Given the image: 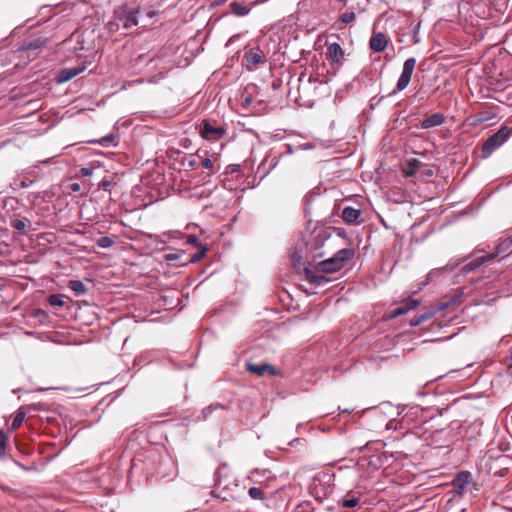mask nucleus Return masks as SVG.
<instances>
[{
    "mask_svg": "<svg viewBox=\"0 0 512 512\" xmlns=\"http://www.w3.org/2000/svg\"><path fill=\"white\" fill-rule=\"evenodd\" d=\"M332 234L328 229L315 231L306 242V248L313 259L325 257L332 249Z\"/></svg>",
    "mask_w": 512,
    "mask_h": 512,
    "instance_id": "1",
    "label": "nucleus"
},
{
    "mask_svg": "<svg viewBox=\"0 0 512 512\" xmlns=\"http://www.w3.org/2000/svg\"><path fill=\"white\" fill-rule=\"evenodd\" d=\"M355 251L352 248L338 250L333 256L317 264L318 271L322 273H334L345 267L348 261L353 259Z\"/></svg>",
    "mask_w": 512,
    "mask_h": 512,
    "instance_id": "2",
    "label": "nucleus"
},
{
    "mask_svg": "<svg viewBox=\"0 0 512 512\" xmlns=\"http://www.w3.org/2000/svg\"><path fill=\"white\" fill-rule=\"evenodd\" d=\"M512 135V128L502 125L500 129L491 135L482 145V158H488L494 151L500 148Z\"/></svg>",
    "mask_w": 512,
    "mask_h": 512,
    "instance_id": "3",
    "label": "nucleus"
},
{
    "mask_svg": "<svg viewBox=\"0 0 512 512\" xmlns=\"http://www.w3.org/2000/svg\"><path fill=\"white\" fill-rule=\"evenodd\" d=\"M199 133L205 140L215 142L225 136L226 129L215 121L204 119L199 126Z\"/></svg>",
    "mask_w": 512,
    "mask_h": 512,
    "instance_id": "4",
    "label": "nucleus"
},
{
    "mask_svg": "<svg viewBox=\"0 0 512 512\" xmlns=\"http://www.w3.org/2000/svg\"><path fill=\"white\" fill-rule=\"evenodd\" d=\"M138 13V9H130L127 6L119 7L115 11V19L118 22L116 23V26L118 27L119 24H121L124 29H130L138 25Z\"/></svg>",
    "mask_w": 512,
    "mask_h": 512,
    "instance_id": "5",
    "label": "nucleus"
},
{
    "mask_svg": "<svg viewBox=\"0 0 512 512\" xmlns=\"http://www.w3.org/2000/svg\"><path fill=\"white\" fill-rule=\"evenodd\" d=\"M482 252V250H476L470 256L464 259V261L468 260V262L465 263L460 269L462 275H467L471 272H474L486 262L492 261L488 253L479 255V253Z\"/></svg>",
    "mask_w": 512,
    "mask_h": 512,
    "instance_id": "6",
    "label": "nucleus"
},
{
    "mask_svg": "<svg viewBox=\"0 0 512 512\" xmlns=\"http://www.w3.org/2000/svg\"><path fill=\"white\" fill-rule=\"evenodd\" d=\"M56 15V8H53L49 5L42 6L36 15L38 20L36 24H34V27L40 26L43 23H49L48 27L50 28V31H54L59 24L58 20L55 19Z\"/></svg>",
    "mask_w": 512,
    "mask_h": 512,
    "instance_id": "7",
    "label": "nucleus"
},
{
    "mask_svg": "<svg viewBox=\"0 0 512 512\" xmlns=\"http://www.w3.org/2000/svg\"><path fill=\"white\" fill-rule=\"evenodd\" d=\"M415 66H416L415 58H408L407 60H405V62L403 64L402 73L397 81L396 88L393 91V93L401 92L407 88V86L409 85V83L411 81Z\"/></svg>",
    "mask_w": 512,
    "mask_h": 512,
    "instance_id": "8",
    "label": "nucleus"
},
{
    "mask_svg": "<svg viewBox=\"0 0 512 512\" xmlns=\"http://www.w3.org/2000/svg\"><path fill=\"white\" fill-rule=\"evenodd\" d=\"M327 57L330 64L338 69L345 62V51L339 43L333 42L327 46Z\"/></svg>",
    "mask_w": 512,
    "mask_h": 512,
    "instance_id": "9",
    "label": "nucleus"
},
{
    "mask_svg": "<svg viewBox=\"0 0 512 512\" xmlns=\"http://www.w3.org/2000/svg\"><path fill=\"white\" fill-rule=\"evenodd\" d=\"M512 253V236H504L499 239L496 249L492 253H488L491 260L497 257H506Z\"/></svg>",
    "mask_w": 512,
    "mask_h": 512,
    "instance_id": "10",
    "label": "nucleus"
},
{
    "mask_svg": "<svg viewBox=\"0 0 512 512\" xmlns=\"http://www.w3.org/2000/svg\"><path fill=\"white\" fill-rule=\"evenodd\" d=\"M389 44V38L383 32L373 33L369 40V48L376 53L383 52Z\"/></svg>",
    "mask_w": 512,
    "mask_h": 512,
    "instance_id": "11",
    "label": "nucleus"
},
{
    "mask_svg": "<svg viewBox=\"0 0 512 512\" xmlns=\"http://www.w3.org/2000/svg\"><path fill=\"white\" fill-rule=\"evenodd\" d=\"M470 479L471 473L469 471H460L459 473H457L452 481L454 491L458 495H462L465 492L466 487L470 482Z\"/></svg>",
    "mask_w": 512,
    "mask_h": 512,
    "instance_id": "12",
    "label": "nucleus"
},
{
    "mask_svg": "<svg viewBox=\"0 0 512 512\" xmlns=\"http://www.w3.org/2000/svg\"><path fill=\"white\" fill-rule=\"evenodd\" d=\"M419 303H420L419 300L409 298L403 304H401L400 306L396 307L395 309H393L390 312V318L393 319V318H396L398 316L406 314L410 310L415 309L419 305Z\"/></svg>",
    "mask_w": 512,
    "mask_h": 512,
    "instance_id": "13",
    "label": "nucleus"
},
{
    "mask_svg": "<svg viewBox=\"0 0 512 512\" xmlns=\"http://www.w3.org/2000/svg\"><path fill=\"white\" fill-rule=\"evenodd\" d=\"M247 370L253 374H256L257 376H263L266 373L270 375L276 374V369L274 366L262 363V364H254V363H248L247 364Z\"/></svg>",
    "mask_w": 512,
    "mask_h": 512,
    "instance_id": "14",
    "label": "nucleus"
},
{
    "mask_svg": "<svg viewBox=\"0 0 512 512\" xmlns=\"http://www.w3.org/2000/svg\"><path fill=\"white\" fill-rule=\"evenodd\" d=\"M304 273L306 280L314 286H321L329 282V279L326 276L323 274H317L308 267H305Z\"/></svg>",
    "mask_w": 512,
    "mask_h": 512,
    "instance_id": "15",
    "label": "nucleus"
},
{
    "mask_svg": "<svg viewBox=\"0 0 512 512\" xmlns=\"http://www.w3.org/2000/svg\"><path fill=\"white\" fill-rule=\"evenodd\" d=\"M445 122V116L442 113H434L426 117L421 122L422 129H430L442 125Z\"/></svg>",
    "mask_w": 512,
    "mask_h": 512,
    "instance_id": "16",
    "label": "nucleus"
},
{
    "mask_svg": "<svg viewBox=\"0 0 512 512\" xmlns=\"http://www.w3.org/2000/svg\"><path fill=\"white\" fill-rule=\"evenodd\" d=\"M83 69H84L83 67L82 68L63 69L56 76V81L58 83L67 82V81L71 80L72 78H74L75 76H77L79 73H81L83 71Z\"/></svg>",
    "mask_w": 512,
    "mask_h": 512,
    "instance_id": "17",
    "label": "nucleus"
},
{
    "mask_svg": "<svg viewBox=\"0 0 512 512\" xmlns=\"http://www.w3.org/2000/svg\"><path fill=\"white\" fill-rule=\"evenodd\" d=\"M360 215L361 211L351 206L345 207L342 211V219L348 224L355 223Z\"/></svg>",
    "mask_w": 512,
    "mask_h": 512,
    "instance_id": "18",
    "label": "nucleus"
},
{
    "mask_svg": "<svg viewBox=\"0 0 512 512\" xmlns=\"http://www.w3.org/2000/svg\"><path fill=\"white\" fill-rule=\"evenodd\" d=\"M244 57L247 64L252 66H256L263 61V54L259 48L256 50L247 51Z\"/></svg>",
    "mask_w": 512,
    "mask_h": 512,
    "instance_id": "19",
    "label": "nucleus"
},
{
    "mask_svg": "<svg viewBox=\"0 0 512 512\" xmlns=\"http://www.w3.org/2000/svg\"><path fill=\"white\" fill-rule=\"evenodd\" d=\"M331 480V476L328 473L322 472L313 477L311 488L313 489L314 493L318 495L320 493L318 486H321V484L328 483Z\"/></svg>",
    "mask_w": 512,
    "mask_h": 512,
    "instance_id": "20",
    "label": "nucleus"
},
{
    "mask_svg": "<svg viewBox=\"0 0 512 512\" xmlns=\"http://www.w3.org/2000/svg\"><path fill=\"white\" fill-rule=\"evenodd\" d=\"M55 236L52 233L45 234V233H39L34 235V245L37 244L38 246L45 247V242L52 243L55 240ZM45 248L40 249V251H43Z\"/></svg>",
    "mask_w": 512,
    "mask_h": 512,
    "instance_id": "21",
    "label": "nucleus"
},
{
    "mask_svg": "<svg viewBox=\"0 0 512 512\" xmlns=\"http://www.w3.org/2000/svg\"><path fill=\"white\" fill-rule=\"evenodd\" d=\"M68 287L78 296L86 294L88 290L81 280H70Z\"/></svg>",
    "mask_w": 512,
    "mask_h": 512,
    "instance_id": "22",
    "label": "nucleus"
},
{
    "mask_svg": "<svg viewBox=\"0 0 512 512\" xmlns=\"http://www.w3.org/2000/svg\"><path fill=\"white\" fill-rule=\"evenodd\" d=\"M230 8H231L232 12L238 17H243V16L248 15L251 10L249 7H247L241 3H238V2H232L230 4Z\"/></svg>",
    "mask_w": 512,
    "mask_h": 512,
    "instance_id": "23",
    "label": "nucleus"
},
{
    "mask_svg": "<svg viewBox=\"0 0 512 512\" xmlns=\"http://www.w3.org/2000/svg\"><path fill=\"white\" fill-rule=\"evenodd\" d=\"M206 252H207V247L202 244H199L198 251L195 252L194 254L190 255L187 263H196V262L200 261Z\"/></svg>",
    "mask_w": 512,
    "mask_h": 512,
    "instance_id": "24",
    "label": "nucleus"
},
{
    "mask_svg": "<svg viewBox=\"0 0 512 512\" xmlns=\"http://www.w3.org/2000/svg\"><path fill=\"white\" fill-rule=\"evenodd\" d=\"M63 298L64 295L52 294L47 297V302L53 307H62L64 305Z\"/></svg>",
    "mask_w": 512,
    "mask_h": 512,
    "instance_id": "25",
    "label": "nucleus"
},
{
    "mask_svg": "<svg viewBox=\"0 0 512 512\" xmlns=\"http://www.w3.org/2000/svg\"><path fill=\"white\" fill-rule=\"evenodd\" d=\"M27 219L15 218L11 221V226L20 233H24L27 226Z\"/></svg>",
    "mask_w": 512,
    "mask_h": 512,
    "instance_id": "26",
    "label": "nucleus"
},
{
    "mask_svg": "<svg viewBox=\"0 0 512 512\" xmlns=\"http://www.w3.org/2000/svg\"><path fill=\"white\" fill-rule=\"evenodd\" d=\"M96 244L98 247L106 249L112 247L115 244V240L111 237L104 236L97 239Z\"/></svg>",
    "mask_w": 512,
    "mask_h": 512,
    "instance_id": "27",
    "label": "nucleus"
},
{
    "mask_svg": "<svg viewBox=\"0 0 512 512\" xmlns=\"http://www.w3.org/2000/svg\"><path fill=\"white\" fill-rule=\"evenodd\" d=\"M359 504V497L352 496L350 498H345L341 501V505L344 508H354Z\"/></svg>",
    "mask_w": 512,
    "mask_h": 512,
    "instance_id": "28",
    "label": "nucleus"
},
{
    "mask_svg": "<svg viewBox=\"0 0 512 512\" xmlns=\"http://www.w3.org/2000/svg\"><path fill=\"white\" fill-rule=\"evenodd\" d=\"M7 435L3 430H0V458L5 456L6 447H7Z\"/></svg>",
    "mask_w": 512,
    "mask_h": 512,
    "instance_id": "29",
    "label": "nucleus"
},
{
    "mask_svg": "<svg viewBox=\"0 0 512 512\" xmlns=\"http://www.w3.org/2000/svg\"><path fill=\"white\" fill-rule=\"evenodd\" d=\"M49 43V37H38L34 39V51L40 48H46Z\"/></svg>",
    "mask_w": 512,
    "mask_h": 512,
    "instance_id": "30",
    "label": "nucleus"
},
{
    "mask_svg": "<svg viewBox=\"0 0 512 512\" xmlns=\"http://www.w3.org/2000/svg\"><path fill=\"white\" fill-rule=\"evenodd\" d=\"M201 166L204 169H207L210 171V173H215L217 169H215V161L210 158H204L201 162Z\"/></svg>",
    "mask_w": 512,
    "mask_h": 512,
    "instance_id": "31",
    "label": "nucleus"
},
{
    "mask_svg": "<svg viewBox=\"0 0 512 512\" xmlns=\"http://www.w3.org/2000/svg\"><path fill=\"white\" fill-rule=\"evenodd\" d=\"M64 189L68 194L79 193L81 191V185L79 183H67L64 185Z\"/></svg>",
    "mask_w": 512,
    "mask_h": 512,
    "instance_id": "32",
    "label": "nucleus"
},
{
    "mask_svg": "<svg viewBox=\"0 0 512 512\" xmlns=\"http://www.w3.org/2000/svg\"><path fill=\"white\" fill-rule=\"evenodd\" d=\"M114 141H115V136L113 134H109L107 136L102 137L99 140L89 141V143H99L103 146H107L110 143H114Z\"/></svg>",
    "mask_w": 512,
    "mask_h": 512,
    "instance_id": "33",
    "label": "nucleus"
},
{
    "mask_svg": "<svg viewBox=\"0 0 512 512\" xmlns=\"http://www.w3.org/2000/svg\"><path fill=\"white\" fill-rule=\"evenodd\" d=\"M248 494L253 499H263L264 498L263 491L258 487H251L248 490Z\"/></svg>",
    "mask_w": 512,
    "mask_h": 512,
    "instance_id": "34",
    "label": "nucleus"
},
{
    "mask_svg": "<svg viewBox=\"0 0 512 512\" xmlns=\"http://www.w3.org/2000/svg\"><path fill=\"white\" fill-rule=\"evenodd\" d=\"M356 18V14L351 11V12H345L341 15L340 17V21L344 24H349V23H352Z\"/></svg>",
    "mask_w": 512,
    "mask_h": 512,
    "instance_id": "35",
    "label": "nucleus"
},
{
    "mask_svg": "<svg viewBox=\"0 0 512 512\" xmlns=\"http://www.w3.org/2000/svg\"><path fill=\"white\" fill-rule=\"evenodd\" d=\"M422 165V163L417 159H412L408 163L409 171L407 175H413L417 169Z\"/></svg>",
    "mask_w": 512,
    "mask_h": 512,
    "instance_id": "36",
    "label": "nucleus"
},
{
    "mask_svg": "<svg viewBox=\"0 0 512 512\" xmlns=\"http://www.w3.org/2000/svg\"><path fill=\"white\" fill-rule=\"evenodd\" d=\"M24 417H25V414L22 413V412H19L16 415V417L13 419L12 424H11V428L14 429V430L19 428L22 425L23 421H24Z\"/></svg>",
    "mask_w": 512,
    "mask_h": 512,
    "instance_id": "37",
    "label": "nucleus"
},
{
    "mask_svg": "<svg viewBox=\"0 0 512 512\" xmlns=\"http://www.w3.org/2000/svg\"><path fill=\"white\" fill-rule=\"evenodd\" d=\"M34 319H38L40 323H44L48 319V314L42 309H34Z\"/></svg>",
    "mask_w": 512,
    "mask_h": 512,
    "instance_id": "38",
    "label": "nucleus"
},
{
    "mask_svg": "<svg viewBox=\"0 0 512 512\" xmlns=\"http://www.w3.org/2000/svg\"><path fill=\"white\" fill-rule=\"evenodd\" d=\"M112 185V181L108 178H104L101 180V182L98 184V189H102L104 191L109 190V188Z\"/></svg>",
    "mask_w": 512,
    "mask_h": 512,
    "instance_id": "39",
    "label": "nucleus"
},
{
    "mask_svg": "<svg viewBox=\"0 0 512 512\" xmlns=\"http://www.w3.org/2000/svg\"><path fill=\"white\" fill-rule=\"evenodd\" d=\"M79 173L83 177H88V176L92 175L93 169L88 168V167H83V168L80 169Z\"/></svg>",
    "mask_w": 512,
    "mask_h": 512,
    "instance_id": "40",
    "label": "nucleus"
},
{
    "mask_svg": "<svg viewBox=\"0 0 512 512\" xmlns=\"http://www.w3.org/2000/svg\"><path fill=\"white\" fill-rule=\"evenodd\" d=\"M252 102H253L252 96H251V95H248V96H245V97L243 98V102H242V104H243V106H244L245 108H247V107H249V106L252 104Z\"/></svg>",
    "mask_w": 512,
    "mask_h": 512,
    "instance_id": "41",
    "label": "nucleus"
},
{
    "mask_svg": "<svg viewBox=\"0 0 512 512\" xmlns=\"http://www.w3.org/2000/svg\"><path fill=\"white\" fill-rule=\"evenodd\" d=\"M198 166V162L196 159L191 158L187 161V167L191 170L195 169Z\"/></svg>",
    "mask_w": 512,
    "mask_h": 512,
    "instance_id": "42",
    "label": "nucleus"
},
{
    "mask_svg": "<svg viewBox=\"0 0 512 512\" xmlns=\"http://www.w3.org/2000/svg\"><path fill=\"white\" fill-rule=\"evenodd\" d=\"M460 262L459 261H451L449 262L447 265H446V268L447 270H453L455 267L459 266Z\"/></svg>",
    "mask_w": 512,
    "mask_h": 512,
    "instance_id": "43",
    "label": "nucleus"
},
{
    "mask_svg": "<svg viewBox=\"0 0 512 512\" xmlns=\"http://www.w3.org/2000/svg\"><path fill=\"white\" fill-rule=\"evenodd\" d=\"M216 408H217V406H215V407L209 406V407L203 409L202 413L204 415V418H207L208 414H210L213 411V409H216Z\"/></svg>",
    "mask_w": 512,
    "mask_h": 512,
    "instance_id": "44",
    "label": "nucleus"
},
{
    "mask_svg": "<svg viewBox=\"0 0 512 512\" xmlns=\"http://www.w3.org/2000/svg\"><path fill=\"white\" fill-rule=\"evenodd\" d=\"M166 260L173 261L179 258V255L177 253H169L166 255Z\"/></svg>",
    "mask_w": 512,
    "mask_h": 512,
    "instance_id": "45",
    "label": "nucleus"
},
{
    "mask_svg": "<svg viewBox=\"0 0 512 512\" xmlns=\"http://www.w3.org/2000/svg\"><path fill=\"white\" fill-rule=\"evenodd\" d=\"M422 319H424V316H423V315H421L420 317H417V318H415V319L411 320V323H410V324H411V326H417V325H419V324L421 323V320H422Z\"/></svg>",
    "mask_w": 512,
    "mask_h": 512,
    "instance_id": "46",
    "label": "nucleus"
},
{
    "mask_svg": "<svg viewBox=\"0 0 512 512\" xmlns=\"http://www.w3.org/2000/svg\"><path fill=\"white\" fill-rule=\"evenodd\" d=\"M197 242V237L196 236H190L188 238V243H196Z\"/></svg>",
    "mask_w": 512,
    "mask_h": 512,
    "instance_id": "47",
    "label": "nucleus"
},
{
    "mask_svg": "<svg viewBox=\"0 0 512 512\" xmlns=\"http://www.w3.org/2000/svg\"><path fill=\"white\" fill-rule=\"evenodd\" d=\"M37 418H39V420H41V421L43 419L41 416H38V415L34 414V416H33V419H34V430L36 429V419Z\"/></svg>",
    "mask_w": 512,
    "mask_h": 512,
    "instance_id": "48",
    "label": "nucleus"
},
{
    "mask_svg": "<svg viewBox=\"0 0 512 512\" xmlns=\"http://www.w3.org/2000/svg\"><path fill=\"white\" fill-rule=\"evenodd\" d=\"M329 490H330V486H327L326 488H322L321 492L323 493V495H326Z\"/></svg>",
    "mask_w": 512,
    "mask_h": 512,
    "instance_id": "49",
    "label": "nucleus"
},
{
    "mask_svg": "<svg viewBox=\"0 0 512 512\" xmlns=\"http://www.w3.org/2000/svg\"><path fill=\"white\" fill-rule=\"evenodd\" d=\"M29 257H30V254H29V253H28V254H26V255H24V259H25V261H26V262H29Z\"/></svg>",
    "mask_w": 512,
    "mask_h": 512,
    "instance_id": "50",
    "label": "nucleus"
},
{
    "mask_svg": "<svg viewBox=\"0 0 512 512\" xmlns=\"http://www.w3.org/2000/svg\"><path fill=\"white\" fill-rule=\"evenodd\" d=\"M147 15H148L149 17H153V16L155 15V12H154V11H149V12L147 13Z\"/></svg>",
    "mask_w": 512,
    "mask_h": 512,
    "instance_id": "51",
    "label": "nucleus"
},
{
    "mask_svg": "<svg viewBox=\"0 0 512 512\" xmlns=\"http://www.w3.org/2000/svg\"><path fill=\"white\" fill-rule=\"evenodd\" d=\"M109 25H110V30H111V31H112V30H114V28H113V25H114V24H113L112 22H110V23H109Z\"/></svg>",
    "mask_w": 512,
    "mask_h": 512,
    "instance_id": "52",
    "label": "nucleus"
},
{
    "mask_svg": "<svg viewBox=\"0 0 512 512\" xmlns=\"http://www.w3.org/2000/svg\"><path fill=\"white\" fill-rule=\"evenodd\" d=\"M300 508H302V506H298V507H296L295 512H299V509H300Z\"/></svg>",
    "mask_w": 512,
    "mask_h": 512,
    "instance_id": "53",
    "label": "nucleus"
},
{
    "mask_svg": "<svg viewBox=\"0 0 512 512\" xmlns=\"http://www.w3.org/2000/svg\"><path fill=\"white\" fill-rule=\"evenodd\" d=\"M48 162H49V160H48V159H47V160H44V161H40V163H48Z\"/></svg>",
    "mask_w": 512,
    "mask_h": 512,
    "instance_id": "54",
    "label": "nucleus"
}]
</instances>
